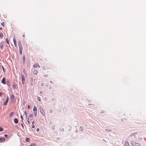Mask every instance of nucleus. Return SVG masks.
<instances>
[{"instance_id": "obj_38", "label": "nucleus", "mask_w": 146, "mask_h": 146, "mask_svg": "<svg viewBox=\"0 0 146 146\" xmlns=\"http://www.w3.org/2000/svg\"><path fill=\"white\" fill-rule=\"evenodd\" d=\"M20 117H21V120L23 121V116L21 115Z\"/></svg>"}, {"instance_id": "obj_56", "label": "nucleus", "mask_w": 146, "mask_h": 146, "mask_svg": "<svg viewBox=\"0 0 146 146\" xmlns=\"http://www.w3.org/2000/svg\"><path fill=\"white\" fill-rule=\"evenodd\" d=\"M49 89H51V87L50 86V87H49Z\"/></svg>"}, {"instance_id": "obj_54", "label": "nucleus", "mask_w": 146, "mask_h": 146, "mask_svg": "<svg viewBox=\"0 0 146 146\" xmlns=\"http://www.w3.org/2000/svg\"><path fill=\"white\" fill-rule=\"evenodd\" d=\"M25 36V34H23V36L24 37Z\"/></svg>"}, {"instance_id": "obj_30", "label": "nucleus", "mask_w": 146, "mask_h": 146, "mask_svg": "<svg viewBox=\"0 0 146 146\" xmlns=\"http://www.w3.org/2000/svg\"><path fill=\"white\" fill-rule=\"evenodd\" d=\"M27 121L28 122V124L30 123V122L29 121V117H28V118L27 119Z\"/></svg>"}, {"instance_id": "obj_41", "label": "nucleus", "mask_w": 146, "mask_h": 146, "mask_svg": "<svg viewBox=\"0 0 146 146\" xmlns=\"http://www.w3.org/2000/svg\"><path fill=\"white\" fill-rule=\"evenodd\" d=\"M142 139V138L141 137H140L139 138V140H141Z\"/></svg>"}, {"instance_id": "obj_16", "label": "nucleus", "mask_w": 146, "mask_h": 146, "mask_svg": "<svg viewBox=\"0 0 146 146\" xmlns=\"http://www.w3.org/2000/svg\"><path fill=\"white\" fill-rule=\"evenodd\" d=\"M8 102V101L6 100L5 102L3 103V104L4 105H6L7 103Z\"/></svg>"}, {"instance_id": "obj_35", "label": "nucleus", "mask_w": 146, "mask_h": 146, "mask_svg": "<svg viewBox=\"0 0 146 146\" xmlns=\"http://www.w3.org/2000/svg\"><path fill=\"white\" fill-rule=\"evenodd\" d=\"M55 98L54 97V98H52L51 100H52V101H55Z\"/></svg>"}, {"instance_id": "obj_12", "label": "nucleus", "mask_w": 146, "mask_h": 146, "mask_svg": "<svg viewBox=\"0 0 146 146\" xmlns=\"http://www.w3.org/2000/svg\"><path fill=\"white\" fill-rule=\"evenodd\" d=\"M136 134H137V133H135V132H134L133 133H131L130 134V136H131V137L133 136H134Z\"/></svg>"}, {"instance_id": "obj_24", "label": "nucleus", "mask_w": 146, "mask_h": 146, "mask_svg": "<svg viewBox=\"0 0 146 146\" xmlns=\"http://www.w3.org/2000/svg\"><path fill=\"white\" fill-rule=\"evenodd\" d=\"M4 136L7 139L9 138V136L7 134H5L4 135Z\"/></svg>"}, {"instance_id": "obj_32", "label": "nucleus", "mask_w": 146, "mask_h": 146, "mask_svg": "<svg viewBox=\"0 0 146 146\" xmlns=\"http://www.w3.org/2000/svg\"><path fill=\"white\" fill-rule=\"evenodd\" d=\"M37 100L40 102L41 101V100H40V98L39 97H38L37 98Z\"/></svg>"}, {"instance_id": "obj_57", "label": "nucleus", "mask_w": 146, "mask_h": 146, "mask_svg": "<svg viewBox=\"0 0 146 146\" xmlns=\"http://www.w3.org/2000/svg\"><path fill=\"white\" fill-rule=\"evenodd\" d=\"M50 83H53V82H52V81H50Z\"/></svg>"}, {"instance_id": "obj_31", "label": "nucleus", "mask_w": 146, "mask_h": 146, "mask_svg": "<svg viewBox=\"0 0 146 146\" xmlns=\"http://www.w3.org/2000/svg\"><path fill=\"white\" fill-rule=\"evenodd\" d=\"M25 114L26 115V117H27V112L26 111H25Z\"/></svg>"}, {"instance_id": "obj_5", "label": "nucleus", "mask_w": 146, "mask_h": 146, "mask_svg": "<svg viewBox=\"0 0 146 146\" xmlns=\"http://www.w3.org/2000/svg\"><path fill=\"white\" fill-rule=\"evenodd\" d=\"M5 79L4 77L3 78L1 81V83H2L4 84H5Z\"/></svg>"}, {"instance_id": "obj_2", "label": "nucleus", "mask_w": 146, "mask_h": 146, "mask_svg": "<svg viewBox=\"0 0 146 146\" xmlns=\"http://www.w3.org/2000/svg\"><path fill=\"white\" fill-rule=\"evenodd\" d=\"M131 144L133 146H139L140 145L139 143H136L134 141H131Z\"/></svg>"}, {"instance_id": "obj_9", "label": "nucleus", "mask_w": 146, "mask_h": 146, "mask_svg": "<svg viewBox=\"0 0 146 146\" xmlns=\"http://www.w3.org/2000/svg\"><path fill=\"white\" fill-rule=\"evenodd\" d=\"M5 140V139L4 137L0 138V141L1 142H3Z\"/></svg>"}, {"instance_id": "obj_3", "label": "nucleus", "mask_w": 146, "mask_h": 146, "mask_svg": "<svg viewBox=\"0 0 146 146\" xmlns=\"http://www.w3.org/2000/svg\"><path fill=\"white\" fill-rule=\"evenodd\" d=\"M4 45V42L3 41H1L0 42V50L3 48Z\"/></svg>"}, {"instance_id": "obj_34", "label": "nucleus", "mask_w": 146, "mask_h": 146, "mask_svg": "<svg viewBox=\"0 0 146 146\" xmlns=\"http://www.w3.org/2000/svg\"><path fill=\"white\" fill-rule=\"evenodd\" d=\"M3 129L1 127H0V131H3Z\"/></svg>"}, {"instance_id": "obj_26", "label": "nucleus", "mask_w": 146, "mask_h": 146, "mask_svg": "<svg viewBox=\"0 0 146 146\" xmlns=\"http://www.w3.org/2000/svg\"><path fill=\"white\" fill-rule=\"evenodd\" d=\"M3 36V34L1 33H0V37H1V38H2Z\"/></svg>"}, {"instance_id": "obj_7", "label": "nucleus", "mask_w": 146, "mask_h": 146, "mask_svg": "<svg viewBox=\"0 0 146 146\" xmlns=\"http://www.w3.org/2000/svg\"><path fill=\"white\" fill-rule=\"evenodd\" d=\"M34 68H36L37 67H40V66L39 64L37 63H36L35 65H33Z\"/></svg>"}, {"instance_id": "obj_23", "label": "nucleus", "mask_w": 146, "mask_h": 146, "mask_svg": "<svg viewBox=\"0 0 146 146\" xmlns=\"http://www.w3.org/2000/svg\"><path fill=\"white\" fill-rule=\"evenodd\" d=\"M23 62H25V56H23Z\"/></svg>"}, {"instance_id": "obj_42", "label": "nucleus", "mask_w": 146, "mask_h": 146, "mask_svg": "<svg viewBox=\"0 0 146 146\" xmlns=\"http://www.w3.org/2000/svg\"><path fill=\"white\" fill-rule=\"evenodd\" d=\"M30 106L29 105H28L27 106V108L28 109H30Z\"/></svg>"}, {"instance_id": "obj_20", "label": "nucleus", "mask_w": 146, "mask_h": 146, "mask_svg": "<svg viewBox=\"0 0 146 146\" xmlns=\"http://www.w3.org/2000/svg\"><path fill=\"white\" fill-rule=\"evenodd\" d=\"M34 114L35 117H36L37 115V111H34Z\"/></svg>"}, {"instance_id": "obj_50", "label": "nucleus", "mask_w": 146, "mask_h": 146, "mask_svg": "<svg viewBox=\"0 0 146 146\" xmlns=\"http://www.w3.org/2000/svg\"><path fill=\"white\" fill-rule=\"evenodd\" d=\"M2 93L1 92L0 93V97H1L2 96Z\"/></svg>"}, {"instance_id": "obj_25", "label": "nucleus", "mask_w": 146, "mask_h": 146, "mask_svg": "<svg viewBox=\"0 0 146 146\" xmlns=\"http://www.w3.org/2000/svg\"><path fill=\"white\" fill-rule=\"evenodd\" d=\"M25 141L27 142H29V139L27 137L26 138H25Z\"/></svg>"}, {"instance_id": "obj_45", "label": "nucleus", "mask_w": 146, "mask_h": 146, "mask_svg": "<svg viewBox=\"0 0 146 146\" xmlns=\"http://www.w3.org/2000/svg\"><path fill=\"white\" fill-rule=\"evenodd\" d=\"M32 124L34 125L35 123V122L34 121H33L32 122Z\"/></svg>"}, {"instance_id": "obj_15", "label": "nucleus", "mask_w": 146, "mask_h": 146, "mask_svg": "<svg viewBox=\"0 0 146 146\" xmlns=\"http://www.w3.org/2000/svg\"><path fill=\"white\" fill-rule=\"evenodd\" d=\"M12 87L14 89H16L17 88V86L15 85H12Z\"/></svg>"}, {"instance_id": "obj_18", "label": "nucleus", "mask_w": 146, "mask_h": 146, "mask_svg": "<svg viewBox=\"0 0 146 146\" xmlns=\"http://www.w3.org/2000/svg\"><path fill=\"white\" fill-rule=\"evenodd\" d=\"M14 114V113L13 112H11L9 115L10 117H11Z\"/></svg>"}, {"instance_id": "obj_1", "label": "nucleus", "mask_w": 146, "mask_h": 146, "mask_svg": "<svg viewBox=\"0 0 146 146\" xmlns=\"http://www.w3.org/2000/svg\"><path fill=\"white\" fill-rule=\"evenodd\" d=\"M11 102H14L15 101V98L14 95L13 94H12L11 96Z\"/></svg>"}, {"instance_id": "obj_48", "label": "nucleus", "mask_w": 146, "mask_h": 146, "mask_svg": "<svg viewBox=\"0 0 146 146\" xmlns=\"http://www.w3.org/2000/svg\"><path fill=\"white\" fill-rule=\"evenodd\" d=\"M44 77H47L48 76V75H45L43 76Z\"/></svg>"}, {"instance_id": "obj_46", "label": "nucleus", "mask_w": 146, "mask_h": 146, "mask_svg": "<svg viewBox=\"0 0 146 146\" xmlns=\"http://www.w3.org/2000/svg\"><path fill=\"white\" fill-rule=\"evenodd\" d=\"M32 127V128H34L35 127V126L34 125H33Z\"/></svg>"}, {"instance_id": "obj_47", "label": "nucleus", "mask_w": 146, "mask_h": 146, "mask_svg": "<svg viewBox=\"0 0 146 146\" xmlns=\"http://www.w3.org/2000/svg\"><path fill=\"white\" fill-rule=\"evenodd\" d=\"M39 130V129L38 128L36 129V131H38Z\"/></svg>"}, {"instance_id": "obj_36", "label": "nucleus", "mask_w": 146, "mask_h": 146, "mask_svg": "<svg viewBox=\"0 0 146 146\" xmlns=\"http://www.w3.org/2000/svg\"><path fill=\"white\" fill-rule=\"evenodd\" d=\"M30 146H35V144H31Z\"/></svg>"}, {"instance_id": "obj_10", "label": "nucleus", "mask_w": 146, "mask_h": 146, "mask_svg": "<svg viewBox=\"0 0 146 146\" xmlns=\"http://www.w3.org/2000/svg\"><path fill=\"white\" fill-rule=\"evenodd\" d=\"M14 122L15 123H18V120L17 119L15 118L14 119Z\"/></svg>"}, {"instance_id": "obj_37", "label": "nucleus", "mask_w": 146, "mask_h": 146, "mask_svg": "<svg viewBox=\"0 0 146 146\" xmlns=\"http://www.w3.org/2000/svg\"><path fill=\"white\" fill-rule=\"evenodd\" d=\"M1 24L3 27H4V22H2L1 23Z\"/></svg>"}, {"instance_id": "obj_60", "label": "nucleus", "mask_w": 146, "mask_h": 146, "mask_svg": "<svg viewBox=\"0 0 146 146\" xmlns=\"http://www.w3.org/2000/svg\"><path fill=\"white\" fill-rule=\"evenodd\" d=\"M82 130H83V129H81V130L82 131Z\"/></svg>"}, {"instance_id": "obj_52", "label": "nucleus", "mask_w": 146, "mask_h": 146, "mask_svg": "<svg viewBox=\"0 0 146 146\" xmlns=\"http://www.w3.org/2000/svg\"><path fill=\"white\" fill-rule=\"evenodd\" d=\"M21 125L22 126V128H24V126H23V124L22 123L21 124Z\"/></svg>"}, {"instance_id": "obj_6", "label": "nucleus", "mask_w": 146, "mask_h": 146, "mask_svg": "<svg viewBox=\"0 0 146 146\" xmlns=\"http://www.w3.org/2000/svg\"><path fill=\"white\" fill-rule=\"evenodd\" d=\"M40 111L41 113V114L43 115H44V112L43 109L42 108L41 109L40 108Z\"/></svg>"}, {"instance_id": "obj_61", "label": "nucleus", "mask_w": 146, "mask_h": 146, "mask_svg": "<svg viewBox=\"0 0 146 146\" xmlns=\"http://www.w3.org/2000/svg\"><path fill=\"white\" fill-rule=\"evenodd\" d=\"M81 128H82V127H81L80 128V129H81Z\"/></svg>"}, {"instance_id": "obj_44", "label": "nucleus", "mask_w": 146, "mask_h": 146, "mask_svg": "<svg viewBox=\"0 0 146 146\" xmlns=\"http://www.w3.org/2000/svg\"><path fill=\"white\" fill-rule=\"evenodd\" d=\"M52 112H53V110H50V113H52Z\"/></svg>"}, {"instance_id": "obj_4", "label": "nucleus", "mask_w": 146, "mask_h": 146, "mask_svg": "<svg viewBox=\"0 0 146 146\" xmlns=\"http://www.w3.org/2000/svg\"><path fill=\"white\" fill-rule=\"evenodd\" d=\"M18 44L19 48H22V46L21 44V42L20 40H19L18 41Z\"/></svg>"}, {"instance_id": "obj_33", "label": "nucleus", "mask_w": 146, "mask_h": 146, "mask_svg": "<svg viewBox=\"0 0 146 146\" xmlns=\"http://www.w3.org/2000/svg\"><path fill=\"white\" fill-rule=\"evenodd\" d=\"M52 129H55V127L54 125H53L52 127Z\"/></svg>"}, {"instance_id": "obj_22", "label": "nucleus", "mask_w": 146, "mask_h": 146, "mask_svg": "<svg viewBox=\"0 0 146 146\" xmlns=\"http://www.w3.org/2000/svg\"><path fill=\"white\" fill-rule=\"evenodd\" d=\"M5 41L7 43V44H9V42L8 39L7 38H5Z\"/></svg>"}, {"instance_id": "obj_17", "label": "nucleus", "mask_w": 146, "mask_h": 146, "mask_svg": "<svg viewBox=\"0 0 146 146\" xmlns=\"http://www.w3.org/2000/svg\"><path fill=\"white\" fill-rule=\"evenodd\" d=\"M13 42L14 43V44L16 46V40H15V38H13Z\"/></svg>"}, {"instance_id": "obj_39", "label": "nucleus", "mask_w": 146, "mask_h": 146, "mask_svg": "<svg viewBox=\"0 0 146 146\" xmlns=\"http://www.w3.org/2000/svg\"><path fill=\"white\" fill-rule=\"evenodd\" d=\"M105 130L106 131H111V130L108 129H106Z\"/></svg>"}, {"instance_id": "obj_14", "label": "nucleus", "mask_w": 146, "mask_h": 146, "mask_svg": "<svg viewBox=\"0 0 146 146\" xmlns=\"http://www.w3.org/2000/svg\"><path fill=\"white\" fill-rule=\"evenodd\" d=\"M19 48V53L21 54H22V48Z\"/></svg>"}, {"instance_id": "obj_49", "label": "nucleus", "mask_w": 146, "mask_h": 146, "mask_svg": "<svg viewBox=\"0 0 146 146\" xmlns=\"http://www.w3.org/2000/svg\"><path fill=\"white\" fill-rule=\"evenodd\" d=\"M40 94H42V91H40Z\"/></svg>"}, {"instance_id": "obj_40", "label": "nucleus", "mask_w": 146, "mask_h": 146, "mask_svg": "<svg viewBox=\"0 0 146 146\" xmlns=\"http://www.w3.org/2000/svg\"><path fill=\"white\" fill-rule=\"evenodd\" d=\"M33 115L32 114H30V115H29V117H33Z\"/></svg>"}, {"instance_id": "obj_13", "label": "nucleus", "mask_w": 146, "mask_h": 146, "mask_svg": "<svg viewBox=\"0 0 146 146\" xmlns=\"http://www.w3.org/2000/svg\"><path fill=\"white\" fill-rule=\"evenodd\" d=\"M33 111H37V108L35 106H34V108H33Z\"/></svg>"}, {"instance_id": "obj_28", "label": "nucleus", "mask_w": 146, "mask_h": 146, "mask_svg": "<svg viewBox=\"0 0 146 146\" xmlns=\"http://www.w3.org/2000/svg\"><path fill=\"white\" fill-rule=\"evenodd\" d=\"M60 131H61L63 132L64 131V129L63 128H60Z\"/></svg>"}, {"instance_id": "obj_53", "label": "nucleus", "mask_w": 146, "mask_h": 146, "mask_svg": "<svg viewBox=\"0 0 146 146\" xmlns=\"http://www.w3.org/2000/svg\"><path fill=\"white\" fill-rule=\"evenodd\" d=\"M41 85L42 86H43L44 85V84L43 83H42L41 84Z\"/></svg>"}, {"instance_id": "obj_8", "label": "nucleus", "mask_w": 146, "mask_h": 146, "mask_svg": "<svg viewBox=\"0 0 146 146\" xmlns=\"http://www.w3.org/2000/svg\"><path fill=\"white\" fill-rule=\"evenodd\" d=\"M30 82H31V85H33V78L31 77L30 78Z\"/></svg>"}, {"instance_id": "obj_55", "label": "nucleus", "mask_w": 146, "mask_h": 146, "mask_svg": "<svg viewBox=\"0 0 146 146\" xmlns=\"http://www.w3.org/2000/svg\"><path fill=\"white\" fill-rule=\"evenodd\" d=\"M22 83L23 84L24 83V82L23 81H22Z\"/></svg>"}, {"instance_id": "obj_58", "label": "nucleus", "mask_w": 146, "mask_h": 146, "mask_svg": "<svg viewBox=\"0 0 146 146\" xmlns=\"http://www.w3.org/2000/svg\"><path fill=\"white\" fill-rule=\"evenodd\" d=\"M0 29H2V28L1 27L0 28Z\"/></svg>"}, {"instance_id": "obj_29", "label": "nucleus", "mask_w": 146, "mask_h": 146, "mask_svg": "<svg viewBox=\"0 0 146 146\" xmlns=\"http://www.w3.org/2000/svg\"><path fill=\"white\" fill-rule=\"evenodd\" d=\"M7 84L9 86H11L10 83L9 82H7Z\"/></svg>"}, {"instance_id": "obj_59", "label": "nucleus", "mask_w": 146, "mask_h": 146, "mask_svg": "<svg viewBox=\"0 0 146 146\" xmlns=\"http://www.w3.org/2000/svg\"><path fill=\"white\" fill-rule=\"evenodd\" d=\"M104 111H102V113H104Z\"/></svg>"}, {"instance_id": "obj_43", "label": "nucleus", "mask_w": 146, "mask_h": 146, "mask_svg": "<svg viewBox=\"0 0 146 146\" xmlns=\"http://www.w3.org/2000/svg\"><path fill=\"white\" fill-rule=\"evenodd\" d=\"M9 97H8V96H7V98H6V100L8 101L9 100Z\"/></svg>"}, {"instance_id": "obj_51", "label": "nucleus", "mask_w": 146, "mask_h": 146, "mask_svg": "<svg viewBox=\"0 0 146 146\" xmlns=\"http://www.w3.org/2000/svg\"><path fill=\"white\" fill-rule=\"evenodd\" d=\"M47 100V98H44V100H45V101H46Z\"/></svg>"}, {"instance_id": "obj_21", "label": "nucleus", "mask_w": 146, "mask_h": 146, "mask_svg": "<svg viewBox=\"0 0 146 146\" xmlns=\"http://www.w3.org/2000/svg\"><path fill=\"white\" fill-rule=\"evenodd\" d=\"M21 79H22V81H23L25 80V77L23 75L21 76Z\"/></svg>"}, {"instance_id": "obj_11", "label": "nucleus", "mask_w": 146, "mask_h": 146, "mask_svg": "<svg viewBox=\"0 0 146 146\" xmlns=\"http://www.w3.org/2000/svg\"><path fill=\"white\" fill-rule=\"evenodd\" d=\"M125 146H129V143L127 141L125 142Z\"/></svg>"}, {"instance_id": "obj_19", "label": "nucleus", "mask_w": 146, "mask_h": 146, "mask_svg": "<svg viewBox=\"0 0 146 146\" xmlns=\"http://www.w3.org/2000/svg\"><path fill=\"white\" fill-rule=\"evenodd\" d=\"M37 72H38L36 70H35L33 71V73L34 74H36L37 73Z\"/></svg>"}, {"instance_id": "obj_27", "label": "nucleus", "mask_w": 146, "mask_h": 146, "mask_svg": "<svg viewBox=\"0 0 146 146\" xmlns=\"http://www.w3.org/2000/svg\"><path fill=\"white\" fill-rule=\"evenodd\" d=\"M2 68L3 69V72H5V70L3 66H2Z\"/></svg>"}]
</instances>
